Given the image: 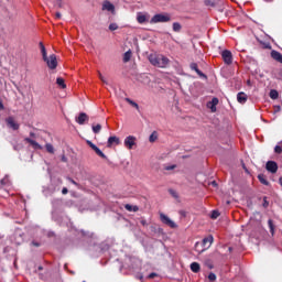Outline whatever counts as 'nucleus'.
Listing matches in <instances>:
<instances>
[{
  "mask_svg": "<svg viewBox=\"0 0 282 282\" xmlns=\"http://www.w3.org/2000/svg\"><path fill=\"white\" fill-rule=\"evenodd\" d=\"M258 180L263 184V186H270V182H268V178H265V174H259Z\"/></svg>",
  "mask_w": 282,
  "mask_h": 282,
  "instance_id": "obj_19",
  "label": "nucleus"
},
{
  "mask_svg": "<svg viewBox=\"0 0 282 282\" xmlns=\"http://www.w3.org/2000/svg\"><path fill=\"white\" fill-rule=\"evenodd\" d=\"M155 276H158V273H150L148 279H155Z\"/></svg>",
  "mask_w": 282,
  "mask_h": 282,
  "instance_id": "obj_47",
  "label": "nucleus"
},
{
  "mask_svg": "<svg viewBox=\"0 0 282 282\" xmlns=\"http://www.w3.org/2000/svg\"><path fill=\"white\" fill-rule=\"evenodd\" d=\"M142 226H147V220H141Z\"/></svg>",
  "mask_w": 282,
  "mask_h": 282,
  "instance_id": "obj_55",
  "label": "nucleus"
},
{
  "mask_svg": "<svg viewBox=\"0 0 282 282\" xmlns=\"http://www.w3.org/2000/svg\"><path fill=\"white\" fill-rule=\"evenodd\" d=\"M264 1L270 2V1H272V0H264Z\"/></svg>",
  "mask_w": 282,
  "mask_h": 282,
  "instance_id": "obj_58",
  "label": "nucleus"
},
{
  "mask_svg": "<svg viewBox=\"0 0 282 282\" xmlns=\"http://www.w3.org/2000/svg\"><path fill=\"white\" fill-rule=\"evenodd\" d=\"M191 270H192V272H195V273L199 272V270H200L199 263L193 262L191 264Z\"/></svg>",
  "mask_w": 282,
  "mask_h": 282,
  "instance_id": "obj_24",
  "label": "nucleus"
},
{
  "mask_svg": "<svg viewBox=\"0 0 282 282\" xmlns=\"http://www.w3.org/2000/svg\"><path fill=\"white\" fill-rule=\"evenodd\" d=\"M126 102H128L129 105H131V107H134V109L140 111V106L138 105V102L131 100V98H126Z\"/></svg>",
  "mask_w": 282,
  "mask_h": 282,
  "instance_id": "obj_22",
  "label": "nucleus"
},
{
  "mask_svg": "<svg viewBox=\"0 0 282 282\" xmlns=\"http://www.w3.org/2000/svg\"><path fill=\"white\" fill-rule=\"evenodd\" d=\"M213 241H215V239L213 238V236H208L206 238L203 239L202 243L196 242L195 243V250L197 252H205V250H208V248H210V246H213ZM209 243L207 247L206 245ZM199 246H203L204 249H202L200 251L197 250V248H199Z\"/></svg>",
  "mask_w": 282,
  "mask_h": 282,
  "instance_id": "obj_2",
  "label": "nucleus"
},
{
  "mask_svg": "<svg viewBox=\"0 0 282 282\" xmlns=\"http://www.w3.org/2000/svg\"><path fill=\"white\" fill-rule=\"evenodd\" d=\"M109 30H110V32H116V30H118V24H116V23H110V24H109Z\"/></svg>",
  "mask_w": 282,
  "mask_h": 282,
  "instance_id": "obj_34",
  "label": "nucleus"
},
{
  "mask_svg": "<svg viewBox=\"0 0 282 282\" xmlns=\"http://www.w3.org/2000/svg\"><path fill=\"white\" fill-rule=\"evenodd\" d=\"M40 50L42 52V57L46 58L47 56V50H45V45L43 44V42H40Z\"/></svg>",
  "mask_w": 282,
  "mask_h": 282,
  "instance_id": "obj_25",
  "label": "nucleus"
},
{
  "mask_svg": "<svg viewBox=\"0 0 282 282\" xmlns=\"http://www.w3.org/2000/svg\"><path fill=\"white\" fill-rule=\"evenodd\" d=\"M99 78L101 82L107 83V79H105V76H102V73H99Z\"/></svg>",
  "mask_w": 282,
  "mask_h": 282,
  "instance_id": "obj_46",
  "label": "nucleus"
},
{
  "mask_svg": "<svg viewBox=\"0 0 282 282\" xmlns=\"http://www.w3.org/2000/svg\"><path fill=\"white\" fill-rule=\"evenodd\" d=\"M126 210H128V213H138V210H140V207H138V205H130V204H126L124 205Z\"/></svg>",
  "mask_w": 282,
  "mask_h": 282,
  "instance_id": "obj_17",
  "label": "nucleus"
},
{
  "mask_svg": "<svg viewBox=\"0 0 282 282\" xmlns=\"http://www.w3.org/2000/svg\"><path fill=\"white\" fill-rule=\"evenodd\" d=\"M268 226L270 228V232L272 236H274V221L272 219L268 220Z\"/></svg>",
  "mask_w": 282,
  "mask_h": 282,
  "instance_id": "obj_29",
  "label": "nucleus"
},
{
  "mask_svg": "<svg viewBox=\"0 0 282 282\" xmlns=\"http://www.w3.org/2000/svg\"><path fill=\"white\" fill-rule=\"evenodd\" d=\"M160 219L162 224H165V226H169L170 228H177L175 221L171 220V218H169V216L165 214H160Z\"/></svg>",
  "mask_w": 282,
  "mask_h": 282,
  "instance_id": "obj_7",
  "label": "nucleus"
},
{
  "mask_svg": "<svg viewBox=\"0 0 282 282\" xmlns=\"http://www.w3.org/2000/svg\"><path fill=\"white\" fill-rule=\"evenodd\" d=\"M279 183L282 186V176L279 178Z\"/></svg>",
  "mask_w": 282,
  "mask_h": 282,
  "instance_id": "obj_56",
  "label": "nucleus"
},
{
  "mask_svg": "<svg viewBox=\"0 0 282 282\" xmlns=\"http://www.w3.org/2000/svg\"><path fill=\"white\" fill-rule=\"evenodd\" d=\"M281 111V106H274V113H279Z\"/></svg>",
  "mask_w": 282,
  "mask_h": 282,
  "instance_id": "obj_43",
  "label": "nucleus"
},
{
  "mask_svg": "<svg viewBox=\"0 0 282 282\" xmlns=\"http://www.w3.org/2000/svg\"><path fill=\"white\" fill-rule=\"evenodd\" d=\"M218 217H219V213L217 210H213L212 215H210V218L212 219H217Z\"/></svg>",
  "mask_w": 282,
  "mask_h": 282,
  "instance_id": "obj_37",
  "label": "nucleus"
},
{
  "mask_svg": "<svg viewBox=\"0 0 282 282\" xmlns=\"http://www.w3.org/2000/svg\"><path fill=\"white\" fill-rule=\"evenodd\" d=\"M45 149L47 153H51L52 155H54V145H52V143H46Z\"/></svg>",
  "mask_w": 282,
  "mask_h": 282,
  "instance_id": "obj_28",
  "label": "nucleus"
},
{
  "mask_svg": "<svg viewBox=\"0 0 282 282\" xmlns=\"http://www.w3.org/2000/svg\"><path fill=\"white\" fill-rule=\"evenodd\" d=\"M208 279H209V281L215 282V281H217V275L215 273L210 272L208 274Z\"/></svg>",
  "mask_w": 282,
  "mask_h": 282,
  "instance_id": "obj_36",
  "label": "nucleus"
},
{
  "mask_svg": "<svg viewBox=\"0 0 282 282\" xmlns=\"http://www.w3.org/2000/svg\"><path fill=\"white\" fill-rule=\"evenodd\" d=\"M170 193H171V195H172L173 197H177V193H176L175 191L170 189Z\"/></svg>",
  "mask_w": 282,
  "mask_h": 282,
  "instance_id": "obj_48",
  "label": "nucleus"
},
{
  "mask_svg": "<svg viewBox=\"0 0 282 282\" xmlns=\"http://www.w3.org/2000/svg\"><path fill=\"white\" fill-rule=\"evenodd\" d=\"M271 58H273V61H276L278 63H281L282 65V54L278 51H271Z\"/></svg>",
  "mask_w": 282,
  "mask_h": 282,
  "instance_id": "obj_15",
  "label": "nucleus"
},
{
  "mask_svg": "<svg viewBox=\"0 0 282 282\" xmlns=\"http://www.w3.org/2000/svg\"><path fill=\"white\" fill-rule=\"evenodd\" d=\"M87 144H88V147H90V149H93V151L95 150V148H97V145L94 144V142H91V141H87Z\"/></svg>",
  "mask_w": 282,
  "mask_h": 282,
  "instance_id": "obj_41",
  "label": "nucleus"
},
{
  "mask_svg": "<svg viewBox=\"0 0 282 282\" xmlns=\"http://www.w3.org/2000/svg\"><path fill=\"white\" fill-rule=\"evenodd\" d=\"M206 265L209 270H213L215 268L212 262H206Z\"/></svg>",
  "mask_w": 282,
  "mask_h": 282,
  "instance_id": "obj_45",
  "label": "nucleus"
},
{
  "mask_svg": "<svg viewBox=\"0 0 282 282\" xmlns=\"http://www.w3.org/2000/svg\"><path fill=\"white\" fill-rule=\"evenodd\" d=\"M102 10H107L108 12H113V10H116V7H113L111 2L105 1L102 4Z\"/></svg>",
  "mask_w": 282,
  "mask_h": 282,
  "instance_id": "obj_16",
  "label": "nucleus"
},
{
  "mask_svg": "<svg viewBox=\"0 0 282 282\" xmlns=\"http://www.w3.org/2000/svg\"><path fill=\"white\" fill-rule=\"evenodd\" d=\"M173 32H182V24L180 22L173 23Z\"/></svg>",
  "mask_w": 282,
  "mask_h": 282,
  "instance_id": "obj_26",
  "label": "nucleus"
},
{
  "mask_svg": "<svg viewBox=\"0 0 282 282\" xmlns=\"http://www.w3.org/2000/svg\"><path fill=\"white\" fill-rule=\"evenodd\" d=\"M30 138H36V133L30 132Z\"/></svg>",
  "mask_w": 282,
  "mask_h": 282,
  "instance_id": "obj_53",
  "label": "nucleus"
},
{
  "mask_svg": "<svg viewBox=\"0 0 282 282\" xmlns=\"http://www.w3.org/2000/svg\"><path fill=\"white\" fill-rule=\"evenodd\" d=\"M62 17H63V15L61 14V12H56V13H55V19H62Z\"/></svg>",
  "mask_w": 282,
  "mask_h": 282,
  "instance_id": "obj_49",
  "label": "nucleus"
},
{
  "mask_svg": "<svg viewBox=\"0 0 282 282\" xmlns=\"http://www.w3.org/2000/svg\"><path fill=\"white\" fill-rule=\"evenodd\" d=\"M221 56L226 65H232V52L225 50L221 52Z\"/></svg>",
  "mask_w": 282,
  "mask_h": 282,
  "instance_id": "obj_8",
  "label": "nucleus"
},
{
  "mask_svg": "<svg viewBox=\"0 0 282 282\" xmlns=\"http://www.w3.org/2000/svg\"><path fill=\"white\" fill-rule=\"evenodd\" d=\"M265 169L269 171V173H276V171H279V165L274 161H268Z\"/></svg>",
  "mask_w": 282,
  "mask_h": 282,
  "instance_id": "obj_11",
  "label": "nucleus"
},
{
  "mask_svg": "<svg viewBox=\"0 0 282 282\" xmlns=\"http://www.w3.org/2000/svg\"><path fill=\"white\" fill-rule=\"evenodd\" d=\"M32 246H35V248H39L41 246V243L33 241Z\"/></svg>",
  "mask_w": 282,
  "mask_h": 282,
  "instance_id": "obj_52",
  "label": "nucleus"
},
{
  "mask_svg": "<svg viewBox=\"0 0 282 282\" xmlns=\"http://www.w3.org/2000/svg\"><path fill=\"white\" fill-rule=\"evenodd\" d=\"M149 61L151 65H154V67H161L162 69L166 68L169 63H171V59L164 55H153L151 54L149 56Z\"/></svg>",
  "mask_w": 282,
  "mask_h": 282,
  "instance_id": "obj_1",
  "label": "nucleus"
},
{
  "mask_svg": "<svg viewBox=\"0 0 282 282\" xmlns=\"http://www.w3.org/2000/svg\"><path fill=\"white\" fill-rule=\"evenodd\" d=\"M56 84H57L58 87H61L62 89H67V85L65 84V79H63L62 77H57V78H56Z\"/></svg>",
  "mask_w": 282,
  "mask_h": 282,
  "instance_id": "obj_20",
  "label": "nucleus"
},
{
  "mask_svg": "<svg viewBox=\"0 0 282 282\" xmlns=\"http://www.w3.org/2000/svg\"><path fill=\"white\" fill-rule=\"evenodd\" d=\"M228 251H229V252H232V247H229V248H228Z\"/></svg>",
  "mask_w": 282,
  "mask_h": 282,
  "instance_id": "obj_57",
  "label": "nucleus"
},
{
  "mask_svg": "<svg viewBox=\"0 0 282 282\" xmlns=\"http://www.w3.org/2000/svg\"><path fill=\"white\" fill-rule=\"evenodd\" d=\"M158 140V131H153L149 137V142H155Z\"/></svg>",
  "mask_w": 282,
  "mask_h": 282,
  "instance_id": "obj_27",
  "label": "nucleus"
},
{
  "mask_svg": "<svg viewBox=\"0 0 282 282\" xmlns=\"http://www.w3.org/2000/svg\"><path fill=\"white\" fill-rule=\"evenodd\" d=\"M101 129H102V126L100 123H98L97 126H93L94 133H100Z\"/></svg>",
  "mask_w": 282,
  "mask_h": 282,
  "instance_id": "obj_32",
  "label": "nucleus"
},
{
  "mask_svg": "<svg viewBox=\"0 0 282 282\" xmlns=\"http://www.w3.org/2000/svg\"><path fill=\"white\" fill-rule=\"evenodd\" d=\"M271 47H272V46L270 45V43H264V44H263V48H264V50H271Z\"/></svg>",
  "mask_w": 282,
  "mask_h": 282,
  "instance_id": "obj_42",
  "label": "nucleus"
},
{
  "mask_svg": "<svg viewBox=\"0 0 282 282\" xmlns=\"http://www.w3.org/2000/svg\"><path fill=\"white\" fill-rule=\"evenodd\" d=\"M77 124H85V122H89V116L85 112H80L79 116L75 119Z\"/></svg>",
  "mask_w": 282,
  "mask_h": 282,
  "instance_id": "obj_13",
  "label": "nucleus"
},
{
  "mask_svg": "<svg viewBox=\"0 0 282 282\" xmlns=\"http://www.w3.org/2000/svg\"><path fill=\"white\" fill-rule=\"evenodd\" d=\"M131 56H132L131 50L127 51L123 54V63H129V61H131Z\"/></svg>",
  "mask_w": 282,
  "mask_h": 282,
  "instance_id": "obj_23",
  "label": "nucleus"
},
{
  "mask_svg": "<svg viewBox=\"0 0 282 282\" xmlns=\"http://www.w3.org/2000/svg\"><path fill=\"white\" fill-rule=\"evenodd\" d=\"M138 23H147V15L141 14L137 17Z\"/></svg>",
  "mask_w": 282,
  "mask_h": 282,
  "instance_id": "obj_31",
  "label": "nucleus"
},
{
  "mask_svg": "<svg viewBox=\"0 0 282 282\" xmlns=\"http://www.w3.org/2000/svg\"><path fill=\"white\" fill-rule=\"evenodd\" d=\"M24 142L26 144H30L32 147V149H34L35 151H41L43 150V147L41 144H39V142H36V140L32 139V138H24Z\"/></svg>",
  "mask_w": 282,
  "mask_h": 282,
  "instance_id": "obj_9",
  "label": "nucleus"
},
{
  "mask_svg": "<svg viewBox=\"0 0 282 282\" xmlns=\"http://www.w3.org/2000/svg\"><path fill=\"white\" fill-rule=\"evenodd\" d=\"M70 184H74L75 186H78V183H76V181H74L73 178H68Z\"/></svg>",
  "mask_w": 282,
  "mask_h": 282,
  "instance_id": "obj_51",
  "label": "nucleus"
},
{
  "mask_svg": "<svg viewBox=\"0 0 282 282\" xmlns=\"http://www.w3.org/2000/svg\"><path fill=\"white\" fill-rule=\"evenodd\" d=\"M262 206H263V208H268V206H270V202H268V196H263Z\"/></svg>",
  "mask_w": 282,
  "mask_h": 282,
  "instance_id": "obj_35",
  "label": "nucleus"
},
{
  "mask_svg": "<svg viewBox=\"0 0 282 282\" xmlns=\"http://www.w3.org/2000/svg\"><path fill=\"white\" fill-rule=\"evenodd\" d=\"M175 169H177V165H167V166H165V171H173V170H175Z\"/></svg>",
  "mask_w": 282,
  "mask_h": 282,
  "instance_id": "obj_40",
  "label": "nucleus"
},
{
  "mask_svg": "<svg viewBox=\"0 0 282 282\" xmlns=\"http://www.w3.org/2000/svg\"><path fill=\"white\" fill-rule=\"evenodd\" d=\"M93 151H95V153H96L99 158H101L102 160H107V155L99 149L98 145H97V148H95V150H93Z\"/></svg>",
  "mask_w": 282,
  "mask_h": 282,
  "instance_id": "obj_21",
  "label": "nucleus"
},
{
  "mask_svg": "<svg viewBox=\"0 0 282 282\" xmlns=\"http://www.w3.org/2000/svg\"><path fill=\"white\" fill-rule=\"evenodd\" d=\"M205 6H209L210 8H215L217 6L216 0H205Z\"/></svg>",
  "mask_w": 282,
  "mask_h": 282,
  "instance_id": "obj_30",
  "label": "nucleus"
},
{
  "mask_svg": "<svg viewBox=\"0 0 282 282\" xmlns=\"http://www.w3.org/2000/svg\"><path fill=\"white\" fill-rule=\"evenodd\" d=\"M137 140L138 139L134 135L127 137L123 141L126 149H129V151H131V149H133V147H135Z\"/></svg>",
  "mask_w": 282,
  "mask_h": 282,
  "instance_id": "obj_5",
  "label": "nucleus"
},
{
  "mask_svg": "<svg viewBox=\"0 0 282 282\" xmlns=\"http://www.w3.org/2000/svg\"><path fill=\"white\" fill-rule=\"evenodd\" d=\"M67 193H69V189H67V187H63L62 194H63V195H67Z\"/></svg>",
  "mask_w": 282,
  "mask_h": 282,
  "instance_id": "obj_44",
  "label": "nucleus"
},
{
  "mask_svg": "<svg viewBox=\"0 0 282 282\" xmlns=\"http://www.w3.org/2000/svg\"><path fill=\"white\" fill-rule=\"evenodd\" d=\"M270 98H272V100H276V98H279V91L271 90L270 91Z\"/></svg>",
  "mask_w": 282,
  "mask_h": 282,
  "instance_id": "obj_33",
  "label": "nucleus"
},
{
  "mask_svg": "<svg viewBox=\"0 0 282 282\" xmlns=\"http://www.w3.org/2000/svg\"><path fill=\"white\" fill-rule=\"evenodd\" d=\"M43 61L46 63L48 69H56V67H58V62L55 54L50 55V57L46 55V58H43Z\"/></svg>",
  "mask_w": 282,
  "mask_h": 282,
  "instance_id": "obj_4",
  "label": "nucleus"
},
{
  "mask_svg": "<svg viewBox=\"0 0 282 282\" xmlns=\"http://www.w3.org/2000/svg\"><path fill=\"white\" fill-rule=\"evenodd\" d=\"M7 122V127H9V129H12L13 131H19L20 129V124L14 120V117H8L6 119Z\"/></svg>",
  "mask_w": 282,
  "mask_h": 282,
  "instance_id": "obj_6",
  "label": "nucleus"
},
{
  "mask_svg": "<svg viewBox=\"0 0 282 282\" xmlns=\"http://www.w3.org/2000/svg\"><path fill=\"white\" fill-rule=\"evenodd\" d=\"M237 100L240 105H246V102H248V95H246V93H238Z\"/></svg>",
  "mask_w": 282,
  "mask_h": 282,
  "instance_id": "obj_14",
  "label": "nucleus"
},
{
  "mask_svg": "<svg viewBox=\"0 0 282 282\" xmlns=\"http://www.w3.org/2000/svg\"><path fill=\"white\" fill-rule=\"evenodd\" d=\"M189 67L193 72H196L198 76H206L202 70H199V66H197V63H192Z\"/></svg>",
  "mask_w": 282,
  "mask_h": 282,
  "instance_id": "obj_18",
  "label": "nucleus"
},
{
  "mask_svg": "<svg viewBox=\"0 0 282 282\" xmlns=\"http://www.w3.org/2000/svg\"><path fill=\"white\" fill-rule=\"evenodd\" d=\"M118 145H120V138L116 135L108 138V141H107L108 149H111L112 147H118Z\"/></svg>",
  "mask_w": 282,
  "mask_h": 282,
  "instance_id": "obj_10",
  "label": "nucleus"
},
{
  "mask_svg": "<svg viewBox=\"0 0 282 282\" xmlns=\"http://www.w3.org/2000/svg\"><path fill=\"white\" fill-rule=\"evenodd\" d=\"M169 21H171V15H169V13H158L152 17L150 23H169Z\"/></svg>",
  "mask_w": 282,
  "mask_h": 282,
  "instance_id": "obj_3",
  "label": "nucleus"
},
{
  "mask_svg": "<svg viewBox=\"0 0 282 282\" xmlns=\"http://www.w3.org/2000/svg\"><path fill=\"white\" fill-rule=\"evenodd\" d=\"M3 109H6V107L3 106V101L0 99V111H3Z\"/></svg>",
  "mask_w": 282,
  "mask_h": 282,
  "instance_id": "obj_50",
  "label": "nucleus"
},
{
  "mask_svg": "<svg viewBox=\"0 0 282 282\" xmlns=\"http://www.w3.org/2000/svg\"><path fill=\"white\" fill-rule=\"evenodd\" d=\"M212 186H217V182H216V181H213V182H212Z\"/></svg>",
  "mask_w": 282,
  "mask_h": 282,
  "instance_id": "obj_54",
  "label": "nucleus"
},
{
  "mask_svg": "<svg viewBox=\"0 0 282 282\" xmlns=\"http://www.w3.org/2000/svg\"><path fill=\"white\" fill-rule=\"evenodd\" d=\"M56 8H63V0H55Z\"/></svg>",
  "mask_w": 282,
  "mask_h": 282,
  "instance_id": "obj_38",
  "label": "nucleus"
},
{
  "mask_svg": "<svg viewBox=\"0 0 282 282\" xmlns=\"http://www.w3.org/2000/svg\"><path fill=\"white\" fill-rule=\"evenodd\" d=\"M274 153L281 154L282 153V148L281 145H275L274 148Z\"/></svg>",
  "mask_w": 282,
  "mask_h": 282,
  "instance_id": "obj_39",
  "label": "nucleus"
},
{
  "mask_svg": "<svg viewBox=\"0 0 282 282\" xmlns=\"http://www.w3.org/2000/svg\"><path fill=\"white\" fill-rule=\"evenodd\" d=\"M217 105H219V99L217 97H214L212 101L207 102L208 109H210L212 113H215L217 111Z\"/></svg>",
  "mask_w": 282,
  "mask_h": 282,
  "instance_id": "obj_12",
  "label": "nucleus"
}]
</instances>
